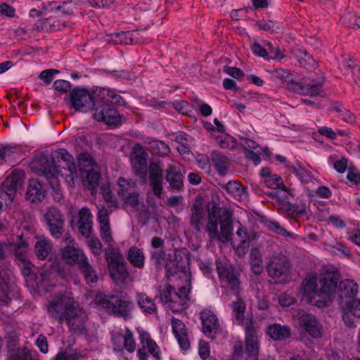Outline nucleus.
I'll return each mask as SVG.
<instances>
[{
    "mask_svg": "<svg viewBox=\"0 0 360 360\" xmlns=\"http://www.w3.org/2000/svg\"><path fill=\"white\" fill-rule=\"evenodd\" d=\"M302 287L308 301L319 308L328 307L332 302L336 292L341 304L353 300L359 290L358 284L352 280L345 279L340 281V274L326 272L310 276L304 280Z\"/></svg>",
    "mask_w": 360,
    "mask_h": 360,
    "instance_id": "f257e3e1",
    "label": "nucleus"
},
{
    "mask_svg": "<svg viewBox=\"0 0 360 360\" xmlns=\"http://www.w3.org/2000/svg\"><path fill=\"white\" fill-rule=\"evenodd\" d=\"M207 223L205 231L211 240L224 243L229 242L233 231L232 212L226 207H221L214 202L207 206Z\"/></svg>",
    "mask_w": 360,
    "mask_h": 360,
    "instance_id": "f03ea898",
    "label": "nucleus"
},
{
    "mask_svg": "<svg viewBox=\"0 0 360 360\" xmlns=\"http://www.w3.org/2000/svg\"><path fill=\"white\" fill-rule=\"evenodd\" d=\"M180 251H175L174 260L167 262V255L163 250H154L150 252V259L157 269H161L162 266L167 272V276H174L178 272L186 273L188 269L190 259L184 255V260Z\"/></svg>",
    "mask_w": 360,
    "mask_h": 360,
    "instance_id": "7ed1b4c3",
    "label": "nucleus"
},
{
    "mask_svg": "<svg viewBox=\"0 0 360 360\" xmlns=\"http://www.w3.org/2000/svg\"><path fill=\"white\" fill-rule=\"evenodd\" d=\"M36 168L40 176H44L49 181V185L53 191V198L56 201L60 202L63 199V195L60 189V184L58 175L60 172V165H57L54 156L50 158L47 156H42L37 162Z\"/></svg>",
    "mask_w": 360,
    "mask_h": 360,
    "instance_id": "20e7f679",
    "label": "nucleus"
},
{
    "mask_svg": "<svg viewBox=\"0 0 360 360\" xmlns=\"http://www.w3.org/2000/svg\"><path fill=\"white\" fill-rule=\"evenodd\" d=\"M216 269L223 288H228L233 294L238 296L241 291L238 269L229 261L217 259Z\"/></svg>",
    "mask_w": 360,
    "mask_h": 360,
    "instance_id": "39448f33",
    "label": "nucleus"
},
{
    "mask_svg": "<svg viewBox=\"0 0 360 360\" xmlns=\"http://www.w3.org/2000/svg\"><path fill=\"white\" fill-rule=\"evenodd\" d=\"M238 324L245 326L244 350L251 360H258L260 341L252 316H236Z\"/></svg>",
    "mask_w": 360,
    "mask_h": 360,
    "instance_id": "423d86ee",
    "label": "nucleus"
},
{
    "mask_svg": "<svg viewBox=\"0 0 360 360\" xmlns=\"http://www.w3.org/2000/svg\"><path fill=\"white\" fill-rule=\"evenodd\" d=\"M291 269L290 260L281 253L272 256L266 266L269 276L278 283H286L290 281Z\"/></svg>",
    "mask_w": 360,
    "mask_h": 360,
    "instance_id": "0eeeda50",
    "label": "nucleus"
},
{
    "mask_svg": "<svg viewBox=\"0 0 360 360\" xmlns=\"http://www.w3.org/2000/svg\"><path fill=\"white\" fill-rule=\"evenodd\" d=\"M95 301L106 312L113 313L115 315H129L134 308L132 302L124 300L117 295L100 294L96 297Z\"/></svg>",
    "mask_w": 360,
    "mask_h": 360,
    "instance_id": "6e6552de",
    "label": "nucleus"
},
{
    "mask_svg": "<svg viewBox=\"0 0 360 360\" xmlns=\"http://www.w3.org/2000/svg\"><path fill=\"white\" fill-rule=\"evenodd\" d=\"M95 102L93 108V117L98 122H103L110 127L120 126L124 120L118 110L103 100Z\"/></svg>",
    "mask_w": 360,
    "mask_h": 360,
    "instance_id": "1a4fd4ad",
    "label": "nucleus"
},
{
    "mask_svg": "<svg viewBox=\"0 0 360 360\" xmlns=\"http://www.w3.org/2000/svg\"><path fill=\"white\" fill-rule=\"evenodd\" d=\"M96 89L90 94L86 89L75 87L69 94L71 108L77 111L92 110L95 102H97Z\"/></svg>",
    "mask_w": 360,
    "mask_h": 360,
    "instance_id": "9d476101",
    "label": "nucleus"
},
{
    "mask_svg": "<svg viewBox=\"0 0 360 360\" xmlns=\"http://www.w3.org/2000/svg\"><path fill=\"white\" fill-rule=\"evenodd\" d=\"M48 229L55 238H60L64 231L65 219L60 210L56 207H49L44 214Z\"/></svg>",
    "mask_w": 360,
    "mask_h": 360,
    "instance_id": "9b49d317",
    "label": "nucleus"
},
{
    "mask_svg": "<svg viewBox=\"0 0 360 360\" xmlns=\"http://www.w3.org/2000/svg\"><path fill=\"white\" fill-rule=\"evenodd\" d=\"M74 299L66 295H59L47 305L48 312L56 315H77Z\"/></svg>",
    "mask_w": 360,
    "mask_h": 360,
    "instance_id": "f8f14e48",
    "label": "nucleus"
},
{
    "mask_svg": "<svg viewBox=\"0 0 360 360\" xmlns=\"http://www.w3.org/2000/svg\"><path fill=\"white\" fill-rule=\"evenodd\" d=\"M147 157L148 154L143 147L138 144L134 146L131 155L132 168L141 184H145L147 181Z\"/></svg>",
    "mask_w": 360,
    "mask_h": 360,
    "instance_id": "ddd939ff",
    "label": "nucleus"
},
{
    "mask_svg": "<svg viewBox=\"0 0 360 360\" xmlns=\"http://www.w3.org/2000/svg\"><path fill=\"white\" fill-rule=\"evenodd\" d=\"M148 183L155 196L161 198L163 193L164 170L160 162H150L148 168Z\"/></svg>",
    "mask_w": 360,
    "mask_h": 360,
    "instance_id": "4468645a",
    "label": "nucleus"
},
{
    "mask_svg": "<svg viewBox=\"0 0 360 360\" xmlns=\"http://www.w3.org/2000/svg\"><path fill=\"white\" fill-rule=\"evenodd\" d=\"M24 181V172L15 170L1 184V192L7 195L11 202H13L17 191L22 187Z\"/></svg>",
    "mask_w": 360,
    "mask_h": 360,
    "instance_id": "2eb2a0df",
    "label": "nucleus"
},
{
    "mask_svg": "<svg viewBox=\"0 0 360 360\" xmlns=\"http://www.w3.org/2000/svg\"><path fill=\"white\" fill-rule=\"evenodd\" d=\"M191 224L197 232H200L206 214L205 198L202 194H198L191 207Z\"/></svg>",
    "mask_w": 360,
    "mask_h": 360,
    "instance_id": "dca6fc26",
    "label": "nucleus"
},
{
    "mask_svg": "<svg viewBox=\"0 0 360 360\" xmlns=\"http://www.w3.org/2000/svg\"><path fill=\"white\" fill-rule=\"evenodd\" d=\"M46 196V191L44 186L37 179H31L28 181L25 198L30 203L42 202Z\"/></svg>",
    "mask_w": 360,
    "mask_h": 360,
    "instance_id": "f3484780",
    "label": "nucleus"
},
{
    "mask_svg": "<svg viewBox=\"0 0 360 360\" xmlns=\"http://www.w3.org/2000/svg\"><path fill=\"white\" fill-rule=\"evenodd\" d=\"M72 241V240H70L69 244L61 249L60 253L63 259L68 264L76 265L78 267L86 260L87 257L82 250L76 248L70 244Z\"/></svg>",
    "mask_w": 360,
    "mask_h": 360,
    "instance_id": "a211bd4d",
    "label": "nucleus"
},
{
    "mask_svg": "<svg viewBox=\"0 0 360 360\" xmlns=\"http://www.w3.org/2000/svg\"><path fill=\"white\" fill-rule=\"evenodd\" d=\"M165 179L169 184L170 190L181 191L184 186V176L179 167L169 165L165 171Z\"/></svg>",
    "mask_w": 360,
    "mask_h": 360,
    "instance_id": "6ab92c4d",
    "label": "nucleus"
},
{
    "mask_svg": "<svg viewBox=\"0 0 360 360\" xmlns=\"http://www.w3.org/2000/svg\"><path fill=\"white\" fill-rule=\"evenodd\" d=\"M210 159L219 176H224L230 165L229 158L220 151L213 150L210 154Z\"/></svg>",
    "mask_w": 360,
    "mask_h": 360,
    "instance_id": "aec40b11",
    "label": "nucleus"
},
{
    "mask_svg": "<svg viewBox=\"0 0 360 360\" xmlns=\"http://www.w3.org/2000/svg\"><path fill=\"white\" fill-rule=\"evenodd\" d=\"M278 210L283 212L289 218H295L306 212L305 206H299L297 204H292L285 199L279 200L278 202Z\"/></svg>",
    "mask_w": 360,
    "mask_h": 360,
    "instance_id": "412c9836",
    "label": "nucleus"
},
{
    "mask_svg": "<svg viewBox=\"0 0 360 360\" xmlns=\"http://www.w3.org/2000/svg\"><path fill=\"white\" fill-rule=\"evenodd\" d=\"M96 98L98 100H103L106 103H112V104L124 106L127 103L121 97L120 95L116 94L114 91L109 89L97 87L96 89Z\"/></svg>",
    "mask_w": 360,
    "mask_h": 360,
    "instance_id": "4be33fe9",
    "label": "nucleus"
},
{
    "mask_svg": "<svg viewBox=\"0 0 360 360\" xmlns=\"http://www.w3.org/2000/svg\"><path fill=\"white\" fill-rule=\"evenodd\" d=\"M220 186L238 201L245 200L247 198V191L238 181H229L226 184H221Z\"/></svg>",
    "mask_w": 360,
    "mask_h": 360,
    "instance_id": "5701e85b",
    "label": "nucleus"
},
{
    "mask_svg": "<svg viewBox=\"0 0 360 360\" xmlns=\"http://www.w3.org/2000/svg\"><path fill=\"white\" fill-rule=\"evenodd\" d=\"M300 326L313 338L321 335L322 326L313 316H302L300 320Z\"/></svg>",
    "mask_w": 360,
    "mask_h": 360,
    "instance_id": "b1692460",
    "label": "nucleus"
},
{
    "mask_svg": "<svg viewBox=\"0 0 360 360\" xmlns=\"http://www.w3.org/2000/svg\"><path fill=\"white\" fill-rule=\"evenodd\" d=\"M291 53L304 68L313 69L316 67V60L304 49L296 46L292 49Z\"/></svg>",
    "mask_w": 360,
    "mask_h": 360,
    "instance_id": "393cba45",
    "label": "nucleus"
},
{
    "mask_svg": "<svg viewBox=\"0 0 360 360\" xmlns=\"http://www.w3.org/2000/svg\"><path fill=\"white\" fill-rule=\"evenodd\" d=\"M200 317L202 325V332L207 337L214 339L219 328V323L217 316Z\"/></svg>",
    "mask_w": 360,
    "mask_h": 360,
    "instance_id": "a878e982",
    "label": "nucleus"
},
{
    "mask_svg": "<svg viewBox=\"0 0 360 360\" xmlns=\"http://www.w3.org/2000/svg\"><path fill=\"white\" fill-rule=\"evenodd\" d=\"M127 258L134 267L143 268L145 256L142 250L136 246L131 247L127 252Z\"/></svg>",
    "mask_w": 360,
    "mask_h": 360,
    "instance_id": "bb28decb",
    "label": "nucleus"
},
{
    "mask_svg": "<svg viewBox=\"0 0 360 360\" xmlns=\"http://www.w3.org/2000/svg\"><path fill=\"white\" fill-rule=\"evenodd\" d=\"M268 334L274 340H283L290 336V329L286 326L273 324L268 328Z\"/></svg>",
    "mask_w": 360,
    "mask_h": 360,
    "instance_id": "cd10ccee",
    "label": "nucleus"
},
{
    "mask_svg": "<svg viewBox=\"0 0 360 360\" xmlns=\"http://www.w3.org/2000/svg\"><path fill=\"white\" fill-rule=\"evenodd\" d=\"M126 262H121L119 265L108 267L110 274L113 280L117 283H123L127 281L129 274L126 267Z\"/></svg>",
    "mask_w": 360,
    "mask_h": 360,
    "instance_id": "c85d7f7f",
    "label": "nucleus"
},
{
    "mask_svg": "<svg viewBox=\"0 0 360 360\" xmlns=\"http://www.w3.org/2000/svg\"><path fill=\"white\" fill-rule=\"evenodd\" d=\"M137 303L143 313L148 314L157 313V307L153 300L146 294H139L137 297Z\"/></svg>",
    "mask_w": 360,
    "mask_h": 360,
    "instance_id": "c756f323",
    "label": "nucleus"
},
{
    "mask_svg": "<svg viewBox=\"0 0 360 360\" xmlns=\"http://www.w3.org/2000/svg\"><path fill=\"white\" fill-rule=\"evenodd\" d=\"M87 284L91 285L98 281V276L93 266L89 262L88 258L78 267Z\"/></svg>",
    "mask_w": 360,
    "mask_h": 360,
    "instance_id": "7c9ffc66",
    "label": "nucleus"
},
{
    "mask_svg": "<svg viewBox=\"0 0 360 360\" xmlns=\"http://www.w3.org/2000/svg\"><path fill=\"white\" fill-rule=\"evenodd\" d=\"M57 159L60 158L65 162V166H63L64 169H68L70 172V175L72 177L74 175L77 176L76 166L74 162V158L65 149L60 148L57 150Z\"/></svg>",
    "mask_w": 360,
    "mask_h": 360,
    "instance_id": "2f4dec72",
    "label": "nucleus"
},
{
    "mask_svg": "<svg viewBox=\"0 0 360 360\" xmlns=\"http://www.w3.org/2000/svg\"><path fill=\"white\" fill-rule=\"evenodd\" d=\"M51 250L52 245L48 240H39L34 245V253L39 259H47Z\"/></svg>",
    "mask_w": 360,
    "mask_h": 360,
    "instance_id": "473e14b6",
    "label": "nucleus"
},
{
    "mask_svg": "<svg viewBox=\"0 0 360 360\" xmlns=\"http://www.w3.org/2000/svg\"><path fill=\"white\" fill-rule=\"evenodd\" d=\"M141 342L143 348H147L148 352L158 360L160 359V348L155 341H153L148 333H142L140 335Z\"/></svg>",
    "mask_w": 360,
    "mask_h": 360,
    "instance_id": "72a5a7b5",
    "label": "nucleus"
},
{
    "mask_svg": "<svg viewBox=\"0 0 360 360\" xmlns=\"http://www.w3.org/2000/svg\"><path fill=\"white\" fill-rule=\"evenodd\" d=\"M105 259L108 264V267L114 265H119L121 262H124L123 255L120 252L117 248H115L110 245L105 250Z\"/></svg>",
    "mask_w": 360,
    "mask_h": 360,
    "instance_id": "f704fd0d",
    "label": "nucleus"
},
{
    "mask_svg": "<svg viewBox=\"0 0 360 360\" xmlns=\"http://www.w3.org/2000/svg\"><path fill=\"white\" fill-rule=\"evenodd\" d=\"M82 357L83 355L78 350L68 347L60 351L53 360H80Z\"/></svg>",
    "mask_w": 360,
    "mask_h": 360,
    "instance_id": "c9c22d12",
    "label": "nucleus"
},
{
    "mask_svg": "<svg viewBox=\"0 0 360 360\" xmlns=\"http://www.w3.org/2000/svg\"><path fill=\"white\" fill-rule=\"evenodd\" d=\"M8 360H30L32 358V353L30 349L23 347H17L8 352Z\"/></svg>",
    "mask_w": 360,
    "mask_h": 360,
    "instance_id": "e433bc0d",
    "label": "nucleus"
},
{
    "mask_svg": "<svg viewBox=\"0 0 360 360\" xmlns=\"http://www.w3.org/2000/svg\"><path fill=\"white\" fill-rule=\"evenodd\" d=\"M264 46L267 47L269 58L270 60L281 61L285 58V49L280 48L276 44L265 41Z\"/></svg>",
    "mask_w": 360,
    "mask_h": 360,
    "instance_id": "4c0bfd02",
    "label": "nucleus"
},
{
    "mask_svg": "<svg viewBox=\"0 0 360 360\" xmlns=\"http://www.w3.org/2000/svg\"><path fill=\"white\" fill-rule=\"evenodd\" d=\"M287 167L289 171L295 174L302 183L307 184L311 181V173L307 171L303 167L292 165H288Z\"/></svg>",
    "mask_w": 360,
    "mask_h": 360,
    "instance_id": "58836bf2",
    "label": "nucleus"
},
{
    "mask_svg": "<svg viewBox=\"0 0 360 360\" xmlns=\"http://www.w3.org/2000/svg\"><path fill=\"white\" fill-rule=\"evenodd\" d=\"M14 255L19 261L26 259L27 243L23 240V235L19 236V240L14 245Z\"/></svg>",
    "mask_w": 360,
    "mask_h": 360,
    "instance_id": "ea45409f",
    "label": "nucleus"
},
{
    "mask_svg": "<svg viewBox=\"0 0 360 360\" xmlns=\"http://www.w3.org/2000/svg\"><path fill=\"white\" fill-rule=\"evenodd\" d=\"M78 167L80 175L84 178V173L94 168V162L90 155L87 153H81L78 157Z\"/></svg>",
    "mask_w": 360,
    "mask_h": 360,
    "instance_id": "a19ab883",
    "label": "nucleus"
},
{
    "mask_svg": "<svg viewBox=\"0 0 360 360\" xmlns=\"http://www.w3.org/2000/svg\"><path fill=\"white\" fill-rule=\"evenodd\" d=\"M84 175L88 188L92 191L94 190L100 181V172L95 170L94 168H91L90 170L84 173Z\"/></svg>",
    "mask_w": 360,
    "mask_h": 360,
    "instance_id": "79ce46f5",
    "label": "nucleus"
},
{
    "mask_svg": "<svg viewBox=\"0 0 360 360\" xmlns=\"http://www.w3.org/2000/svg\"><path fill=\"white\" fill-rule=\"evenodd\" d=\"M264 182L266 186L269 188L273 189L279 188L286 193H289V189L285 186L283 179L277 174H272L271 176H269L265 179Z\"/></svg>",
    "mask_w": 360,
    "mask_h": 360,
    "instance_id": "37998d69",
    "label": "nucleus"
},
{
    "mask_svg": "<svg viewBox=\"0 0 360 360\" xmlns=\"http://www.w3.org/2000/svg\"><path fill=\"white\" fill-rule=\"evenodd\" d=\"M5 340L7 352L19 347V335L15 330L6 331Z\"/></svg>",
    "mask_w": 360,
    "mask_h": 360,
    "instance_id": "c03bdc74",
    "label": "nucleus"
},
{
    "mask_svg": "<svg viewBox=\"0 0 360 360\" xmlns=\"http://www.w3.org/2000/svg\"><path fill=\"white\" fill-rule=\"evenodd\" d=\"M256 25L261 30L270 32H278L283 29L281 24L276 21H265L258 20L256 22Z\"/></svg>",
    "mask_w": 360,
    "mask_h": 360,
    "instance_id": "a18cd8bd",
    "label": "nucleus"
},
{
    "mask_svg": "<svg viewBox=\"0 0 360 360\" xmlns=\"http://www.w3.org/2000/svg\"><path fill=\"white\" fill-rule=\"evenodd\" d=\"M9 287L7 281L0 271V305H7L11 300L8 297Z\"/></svg>",
    "mask_w": 360,
    "mask_h": 360,
    "instance_id": "49530a36",
    "label": "nucleus"
},
{
    "mask_svg": "<svg viewBox=\"0 0 360 360\" xmlns=\"http://www.w3.org/2000/svg\"><path fill=\"white\" fill-rule=\"evenodd\" d=\"M101 193H102L103 200L107 203L108 207V208H117V200L112 195L110 187L103 185L101 186Z\"/></svg>",
    "mask_w": 360,
    "mask_h": 360,
    "instance_id": "de8ad7c7",
    "label": "nucleus"
},
{
    "mask_svg": "<svg viewBox=\"0 0 360 360\" xmlns=\"http://www.w3.org/2000/svg\"><path fill=\"white\" fill-rule=\"evenodd\" d=\"M342 66L345 70H351L354 76V82L357 84H360V66L358 65L354 60L351 59L345 60Z\"/></svg>",
    "mask_w": 360,
    "mask_h": 360,
    "instance_id": "09e8293b",
    "label": "nucleus"
},
{
    "mask_svg": "<svg viewBox=\"0 0 360 360\" xmlns=\"http://www.w3.org/2000/svg\"><path fill=\"white\" fill-rule=\"evenodd\" d=\"M186 302L182 301L176 294L174 295V298L171 300L166 305V308L169 309L173 313H181L186 307Z\"/></svg>",
    "mask_w": 360,
    "mask_h": 360,
    "instance_id": "8fccbe9b",
    "label": "nucleus"
},
{
    "mask_svg": "<svg viewBox=\"0 0 360 360\" xmlns=\"http://www.w3.org/2000/svg\"><path fill=\"white\" fill-rule=\"evenodd\" d=\"M120 189L118 191V195L124 197L131 192L132 189L134 188L135 184L131 181L125 179L124 177H120L117 181Z\"/></svg>",
    "mask_w": 360,
    "mask_h": 360,
    "instance_id": "3c124183",
    "label": "nucleus"
},
{
    "mask_svg": "<svg viewBox=\"0 0 360 360\" xmlns=\"http://www.w3.org/2000/svg\"><path fill=\"white\" fill-rule=\"evenodd\" d=\"M323 83V81L315 84L306 83L304 95L309 96H322V94L323 93L322 89Z\"/></svg>",
    "mask_w": 360,
    "mask_h": 360,
    "instance_id": "603ef678",
    "label": "nucleus"
},
{
    "mask_svg": "<svg viewBox=\"0 0 360 360\" xmlns=\"http://www.w3.org/2000/svg\"><path fill=\"white\" fill-rule=\"evenodd\" d=\"M344 314L351 313L352 315H360V300H351L345 302L343 307Z\"/></svg>",
    "mask_w": 360,
    "mask_h": 360,
    "instance_id": "864d4df0",
    "label": "nucleus"
},
{
    "mask_svg": "<svg viewBox=\"0 0 360 360\" xmlns=\"http://www.w3.org/2000/svg\"><path fill=\"white\" fill-rule=\"evenodd\" d=\"M56 319L58 318L59 323H63L64 321L66 322L67 325L70 327V330L74 331L81 330L80 325L77 323L78 316H54Z\"/></svg>",
    "mask_w": 360,
    "mask_h": 360,
    "instance_id": "5fc2aeb1",
    "label": "nucleus"
},
{
    "mask_svg": "<svg viewBox=\"0 0 360 360\" xmlns=\"http://www.w3.org/2000/svg\"><path fill=\"white\" fill-rule=\"evenodd\" d=\"M217 140L221 148H232L236 145L235 139L228 134L218 136Z\"/></svg>",
    "mask_w": 360,
    "mask_h": 360,
    "instance_id": "6e6d98bb",
    "label": "nucleus"
},
{
    "mask_svg": "<svg viewBox=\"0 0 360 360\" xmlns=\"http://www.w3.org/2000/svg\"><path fill=\"white\" fill-rule=\"evenodd\" d=\"M251 51L252 53L259 57L264 58L266 60H270L269 58L267 47H263L258 42H255L251 44Z\"/></svg>",
    "mask_w": 360,
    "mask_h": 360,
    "instance_id": "4d7b16f0",
    "label": "nucleus"
},
{
    "mask_svg": "<svg viewBox=\"0 0 360 360\" xmlns=\"http://www.w3.org/2000/svg\"><path fill=\"white\" fill-rule=\"evenodd\" d=\"M176 291L174 287L170 285L166 286L165 290L160 292V298L162 302L167 304L171 300L174 298Z\"/></svg>",
    "mask_w": 360,
    "mask_h": 360,
    "instance_id": "13d9d810",
    "label": "nucleus"
},
{
    "mask_svg": "<svg viewBox=\"0 0 360 360\" xmlns=\"http://www.w3.org/2000/svg\"><path fill=\"white\" fill-rule=\"evenodd\" d=\"M88 245L95 256L100 255L102 251V244L97 237H91L88 240Z\"/></svg>",
    "mask_w": 360,
    "mask_h": 360,
    "instance_id": "bf43d9fd",
    "label": "nucleus"
},
{
    "mask_svg": "<svg viewBox=\"0 0 360 360\" xmlns=\"http://www.w3.org/2000/svg\"><path fill=\"white\" fill-rule=\"evenodd\" d=\"M250 243V239H243L236 248H235L233 245H232V246L235 249L237 255L240 257H243L248 251Z\"/></svg>",
    "mask_w": 360,
    "mask_h": 360,
    "instance_id": "052dcab7",
    "label": "nucleus"
},
{
    "mask_svg": "<svg viewBox=\"0 0 360 360\" xmlns=\"http://www.w3.org/2000/svg\"><path fill=\"white\" fill-rule=\"evenodd\" d=\"M53 87L60 94H65L70 90L71 84L67 80L58 79L53 82Z\"/></svg>",
    "mask_w": 360,
    "mask_h": 360,
    "instance_id": "680f3d73",
    "label": "nucleus"
},
{
    "mask_svg": "<svg viewBox=\"0 0 360 360\" xmlns=\"http://www.w3.org/2000/svg\"><path fill=\"white\" fill-rule=\"evenodd\" d=\"M172 330L174 335L184 334L186 333V328L185 324L180 320L173 318L172 320Z\"/></svg>",
    "mask_w": 360,
    "mask_h": 360,
    "instance_id": "e2e57ef3",
    "label": "nucleus"
},
{
    "mask_svg": "<svg viewBox=\"0 0 360 360\" xmlns=\"http://www.w3.org/2000/svg\"><path fill=\"white\" fill-rule=\"evenodd\" d=\"M237 297V300L236 302H233L231 305L233 311L236 314V315H243L246 309L245 303L240 297H239V295Z\"/></svg>",
    "mask_w": 360,
    "mask_h": 360,
    "instance_id": "0e129e2a",
    "label": "nucleus"
},
{
    "mask_svg": "<svg viewBox=\"0 0 360 360\" xmlns=\"http://www.w3.org/2000/svg\"><path fill=\"white\" fill-rule=\"evenodd\" d=\"M224 72L236 79H241L245 76L244 72L239 68L225 65L223 69Z\"/></svg>",
    "mask_w": 360,
    "mask_h": 360,
    "instance_id": "69168bd1",
    "label": "nucleus"
},
{
    "mask_svg": "<svg viewBox=\"0 0 360 360\" xmlns=\"http://www.w3.org/2000/svg\"><path fill=\"white\" fill-rule=\"evenodd\" d=\"M58 73H59V71L58 70L48 69L42 71L39 74V77L41 79H43L46 84H49L52 82L53 75Z\"/></svg>",
    "mask_w": 360,
    "mask_h": 360,
    "instance_id": "338daca9",
    "label": "nucleus"
},
{
    "mask_svg": "<svg viewBox=\"0 0 360 360\" xmlns=\"http://www.w3.org/2000/svg\"><path fill=\"white\" fill-rule=\"evenodd\" d=\"M262 258L259 250L257 248H252L250 254V264L255 266L256 264H262Z\"/></svg>",
    "mask_w": 360,
    "mask_h": 360,
    "instance_id": "774afa93",
    "label": "nucleus"
}]
</instances>
